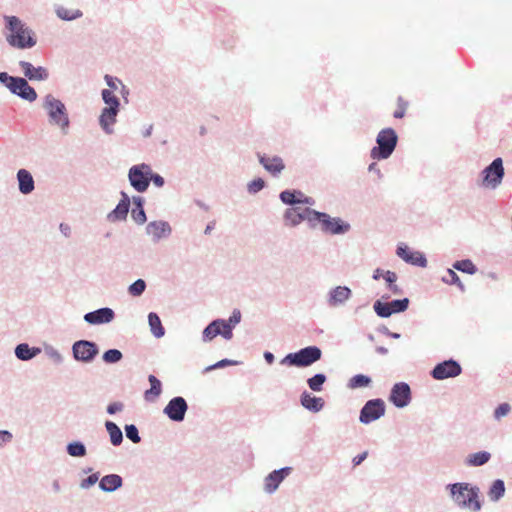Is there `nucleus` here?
<instances>
[{
    "label": "nucleus",
    "instance_id": "f257e3e1",
    "mask_svg": "<svg viewBox=\"0 0 512 512\" xmlns=\"http://www.w3.org/2000/svg\"><path fill=\"white\" fill-rule=\"evenodd\" d=\"M445 489L453 503L460 509H469L472 512H479L482 509L481 491L477 485L455 482L447 484Z\"/></svg>",
    "mask_w": 512,
    "mask_h": 512
},
{
    "label": "nucleus",
    "instance_id": "f03ea898",
    "mask_svg": "<svg viewBox=\"0 0 512 512\" xmlns=\"http://www.w3.org/2000/svg\"><path fill=\"white\" fill-rule=\"evenodd\" d=\"M5 27L9 31L6 35L8 44L17 49L25 50L37 44L34 31L23 23L17 16H4Z\"/></svg>",
    "mask_w": 512,
    "mask_h": 512
},
{
    "label": "nucleus",
    "instance_id": "7ed1b4c3",
    "mask_svg": "<svg viewBox=\"0 0 512 512\" xmlns=\"http://www.w3.org/2000/svg\"><path fill=\"white\" fill-rule=\"evenodd\" d=\"M42 107L47 113L49 123L57 126L63 135H67L70 127V118L65 104L49 93L43 98Z\"/></svg>",
    "mask_w": 512,
    "mask_h": 512
},
{
    "label": "nucleus",
    "instance_id": "20e7f679",
    "mask_svg": "<svg viewBox=\"0 0 512 512\" xmlns=\"http://www.w3.org/2000/svg\"><path fill=\"white\" fill-rule=\"evenodd\" d=\"M308 212L312 215V229L319 224L323 233L331 235H344L351 229V225L340 217H332L318 210Z\"/></svg>",
    "mask_w": 512,
    "mask_h": 512
},
{
    "label": "nucleus",
    "instance_id": "39448f33",
    "mask_svg": "<svg viewBox=\"0 0 512 512\" xmlns=\"http://www.w3.org/2000/svg\"><path fill=\"white\" fill-rule=\"evenodd\" d=\"M0 83L6 87L9 92L22 100L34 102L38 95L24 77L12 76L7 72H0Z\"/></svg>",
    "mask_w": 512,
    "mask_h": 512
},
{
    "label": "nucleus",
    "instance_id": "423d86ee",
    "mask_svg": "<svg viewBox=\"0 0 512 512\" xmlns=\"http://www.w3.org/2000/svg\"><path fill=\"white\" fill-rule=\"evenodd\" d=\"M321 357L322 350L316 345H310L296 352L288 353L281 359L280 364L289 367L306 368L319 361Z\"/></svg>",
    "mask_w": 512,
    "mask_h": 512
},
{
    "label": "nucleus",
    "instance_id": "0eeeda50",
    "mask_svg": "<svg viewBox=\"0 0 512 512\" xmlns=\"http://www.w3.org/2000/svg\"><path fill=\"white\" fill-rule=\"evenodd\" d=\"M398 143V135L393 128L382 129L376 137V146L370 151L374 160L388 159L394 152Z\"/></svg>",
    "mask_w": 512,
    "mask_h": 512
},
{
    "label": "nucleus",
    "instance_id": "6e6552de",
    "mask_svg": "<svg viewBox=\"0 0 512 512\" xmlns=\"http://www.w3.org/2000/svg\"><path fill=\"white\" fill-rule=\"evenodd\" d=\"M505 176L503 159L495 158L479 174L478 185L487 189H496L500 186Z\"/></svg>",
    "mask_w": 512,
    "mask_h": 512
},
{
    "label": "nucleus",
    "instance_id": "1a4fd4ad",
    "mask_svg": "<svg viewBox=\"0 0 512 512\" xmlns=\"http://www.w3.org/2000/svg\"><path fill=\"white\" fill-rule=\"evenodd\" d=\"M100 348L92 340H76L71 346L72 357L76 362L91 364L99 355Z\"/></svg>",
    "mask_w": 512,
    "mask_h": 512
},
{
    "label": "nucleus",
    "instance_id": "9d476101",
    "mask_svg": "<svg viewBox=\"0 0 512 512\" xmlns=\"http://www.w3.org/2000/svg\"><path fill=\"white\" fill-rule=\"evenodd\" d=\"M150 165L140 163L133 165L128 170V181L131 187L138 193H144L149 188Z\"/></svg>",
    "mask_w": 512,
    "mask_h": 512
},
{
    "label": "nucleus",
    "instance_id": "9b49d317",
    "mask_svg": "<svg viewBox=\"0 0 512 512\" xmlns=\"http://www.w3.org/2000/svg\"><path fill=\"white\" fill-rule=\"evenodd\" d=\"M386 404L381 398L366 401L359 413V421L362 424H370L385 415Z\"/></svg>",
    "mask_w": 512,
    "mask_h": 512
},
{
    "label": "nucleus",
    "instance_id": "f8f14e48",
    "mask_svg": "<svg viewBox=\"0 0 512 512\" xmlns=\"http://www.w3.org/2000/svg\"><path fill=\"white\" fill-rule=\"evenodd\" d=\"M462 373V367L458 361L454 359L444 360L437 363L430 371V375L435 380H445L455 378Z\"/></svg>",
    "mask_w": 512,
    "mask_h": 512
},
{
    "label": "nucleus",
    "instance_id": "ddd939ff",
    "mask_svg": "<svg viewBox=\"0 0 512 512\" xmlns=\"http://www.w3.org/2000/svg\"><path fill=\"white\" fill-rule=\"evenodd\" d=\"M189 409L186 399L182 396L171 398L163 409V414L173 422H183Z\"/></svg>",
    "mask_w": 512,
    "mask_h": 512
},
{
    "label": "nucleus",
    "instance_id": "4468645a",
    "mask_svg": "<svg viewBox=\"0 0 512 512\" xmlns=\"http://www.w3.org/2000/svg\"><path fill=\"white\" fill-rule=\"evenodd\" d=\"M388 400L398 409L407 407L412 400L409 384L406 382L395 383L390 390Z\"/></svg>",
    "mask_w": 512,
    "mask_h": 512
},
{
    "label": "nucleus",
    "instance_id": "2eb2a0df",
    "mask_svg": "<svg viewBox=\"0 0 512 512\" xmlns=\"http://www.w3.org/2000/svg\"><path fill=\"white\" fill-rule=\"evenodd\" d=\"M396 255L404 262L417 267L425 268L427 259L424 253L411 249L404 243H399L396 248Z\"/></svg>",
    "mask_w": 512,
    "mask_h": 512
},
{
    "label": "nucleus",
    "instance_id": "dca6fc26",
    "mask_svg": "<svg viewBox=\"0 0 512 512\" xmlns=\"http://www.w3.org/2000/svg\"><path fill=\"white\" fill-rule=\"evenodd\" d=\"M293 468L290 466H285L280 469H275L271 471L264 478V486L263 490L267 494H273L277 491L280 484L292 473Z\"/></svg>",
    "mask_w": 512,
    "mask_h": 512
},
{
    "label": "nucleus",
    "instance_id": "f3484780",
    "mask_svg": "<svg viewBox=\"0 0 512 512\" xmlns=\"http://www.w3.org/2000/svg\"><path fill=\"white\" fill-rule=\"evenodd\" d=\"M145 232L151 237L153 243H158L161 240L167 239L172 234V227L168 221L154 220L150 221L146 227Z\"/></svg>",
    "mask_w": 512,
    "mask_h": 512
},
{
    "label": "nucleus",
    "instance_id": "a211bd4d",
    "mask_svg": "<svg viewBox=\"0 0 512 512\" xmlns=\"http://www.w3.org/2000/svg\"><path fill=\"white\" fill-rule=\"evenodd\" d=\"M115 312L110 307H101L96 310L87 312L83 316V320L93 326L111 323L115 319Z\"/></svg>",
    "mask_w": 512,
    "mask_h": 512
},
{
    "label": "nucleus",
    "instance_id": "6ab92c4d",
    "mask_svg": "<svg viewBox=\"0 0 512 512\" xmlns=\"http://www.w3.org/2000/svg\"><path fill=\"white\" fill-rule=\"evenodd\" d=\"M242 314L241 311L235 308L228 319L217 318L218 324V336L223 337L225 340H231L233 338V329L241 322Z\"/></svg>",
    "mask_w": 512,
    "mask_h": 512
},
{
    "label": "nucleus",
    "instance_id": "aec40b11",
    "mask_svg": "<svg viewBox=\"0 0 512 512\" xmlns=\"http://www.w3.org/2000/svg\"><path fill=\"white\" fill-rule=\"evenodd\" d=\"M19 67L27 81H46L49 79V71L44 66H34L32 63L21 60Z\"/></svg>",
    "mask_w": 512,
    "mask_h": 512
},
{
    "label": "nucleus",
    "instance_id": "412c9836",
    "mask_svg": "<svg viewBox=\"0 0 512 512\" xmlns=\"http://www.w3.org/2000/svg\"><path fill=\"white\" fill-rule=\"evenodd\" d=\"M352 297V290L348 286H336L329 290L326 296L327 305L331 308L344 306Z\"/></svg>",
    "mask_w": 512,
    "mask_h": 512
},
{
    "label": "nucleus",
    "instance_id": "4be33fe9",
    "mask_svg": "<svg viewBox=\"0 0 512 512\" xmlns=\"http://www.w3.org/2000/svg\"><path fill=\"white\" fill-rule=\"evenodd\" d=\"M120 196L121 198L116 207L107 214V220L109 222H122L127 219L130 210L131 198L124 191L120 192Z\"/></svg>",
    "mask_w": 512,
    "mask_h": 512
},
{
    "label": "nucleus",
    "instance_id": "5701e85b",
    "mask_svg": "<svg viewBox=\"0 0 512 512\" xmlns=\"http://www.w3.org/2000/svg\"><path fill=\"white\" fill-rule=\"evenodd\" d=\"M312 210V208L306 207L302 212H297V208H288L285 210L283 218L292 227L298 226L302 221L307 220L310 228H312V215L308 212Z\"/></svg>",
    "mask_w": 512,
    "mask_h": 512
},
{
    "label": "nucleus",
    "instance_id": "b1692460",
    "mask_svg": "<svg viewBox=\"0 0 512 512\" xmlns=\"http://www.w3.org/2000/svg\"><path fill=\"white\" fill-rule=\"evenodd\" d=\"M258 159L263 168L273 176L279 175L285 169V164L279 156L269 157L258 154Z\"/></svg>",
    "mask_w": 512,
    "mask_h": 512
},
{
    "label": "nucleus",
    "instance_id": "393cba45",
    "mask_svg": "<svg viewBox=\"0 0 512 512\" xmlns=\"http://www.w3.org/2000/svg\"><path fill=\"white\" fill-rule=\"evenodd\" d=\"M119 112L120 109L103 108L101 110L99 125L106 134L110 135L113 133L112 126L116 123Z\"/></svg>",
    "mask_w": 512,
    "mask_h": 512
},
{
    "label": "nucleus",
    "instance_id": "a878e982",
    "mask_svg": "<svg viewBox=\"0 0 512 512\" xmlns=\"http://www.w3.org/2000/svg\"><path fill=\"white\" fill-rule=\"evenodd\" d=\"M122 486L123 478L115 473L104 475L99 481V489L105 493H113Z\"/></svg>",
    "mask_w": 512,
    "mask_h": 512
},
{
    "label": "nucleus",
    "instance_id": "bb28decb",
    "mask_svg": "<svg viewBox=\"0 0 512 512\" xmlns=\"http://www.w3.org/2000/svg\"><path fill=\"white\" fill-rule=\"evenodd\" d=\"M18 181V189L23 195L32 193L35 189V181L30 173L26 169H19L16 174Z\"/></svg>",
    "mask_w": 512,
    "mask_h": 512
},
{
    "label": "nucleus",
    "instance_id": "cd10ccee",
    "mask_svg": "<svg viewBox=\"0 0 512 512\" xmlns=\"http://www.w3.org/2000/svg\"><path fill=\"white\" fill-rule=\"evenodd\" d=\"M300 403L306 410L312 413L320 412L325 405V401L321 397L314 396L307 391L301 393Z\"/></svg>",
    "mask_w": 512,
    "mask_h": 512
},
{
    "label": "nucleus",
    "instance_id": "c85d7f7f",
    "mask_svg": "<svg viewBox=\"0 0 512 512\" xmlns=\"http://www.w3.org/2000/svg\"><path fill=\"white\" fill-rule=\"evenodd\" d=\"M131 201L134 205L131 211L132 219L138 225L144 224L147 221V216L144 209L145 199L142 196H133Z\"/></svg>",
    "mask_w": 512,
    "mask_h": 512
},
{
    "label": "nucleus",
    "instance_id": "c756f323",
    "mask_svg": "<svg viewBox=\"0 0 512 512\" xmlns=\"http://www.w3.org/2000/svg\"><path fill=\"white\" fill-rule=\"evenodd\" d=\"M40 353V347H31L28 343H20L14 349L15 356L21 361H30Z\"/></svg>",
    "mask_w": 512,
    "mask_h": 512
},
{
    "label": "nucleus",
    "instance_id": "7c9ffc66",
    "mask_svg": "<svg viewBox=\"0 0 512 512\" xmlns=\"http://www.w3.org/2000/svg\"><path fill=\"white\" fill-rule=\"evenodd\" d=\"M491 459V453L488 451H478L472 454H469L465 460L464 464L468 467H479L487 464Z\"/></svg>",
    "mask_w": 512,
    "mask_h": 512
},
{
    "label": "nucleus",
    "instance_id": "2f4dec72",
    "mask_svg": "<svg viewBox=\"0 0 512 512\" xmlns=\"http://www.w3.org/2000/svg\"><path fill=\"white\" fill-rule=\"evenodd\" d=\"M148 381L150 383V389L144 392V399L147 402H153L162 393V383L156 376L152 374L148 376Z\"/></svg>",
    "mask_w": 512,
    "mask_h": 512
},
{
    "label": "nucleus",
    "instance_id": "473e14b6",
    "mask_svg": "<svg viewBox=\"0 0 512 512\" xmlns=\"http://www.w3.org/2000/svg\"><path fill=\"white\" fill-rule=\"evenodd\" d=\"M506 487L502 479H495L489 486L487 495L491 502L500 501L505 495Z\"/></svg>",
    "mask_w": 512,
    "mask_h": 512
},
{
    "label": "nucleus",
    "instance_id": "72a5a7b5",
    "mask_svg": "<svg viewBox=\"0 0 512 512\" xmlns=\"http://www.w3.org/2000/svg\"><path fill=\"white\" fill-rule=\"evenodd\" d=\"M105 429L109 435L110 443L113 446H119L123 442V432L120 427L113 421H105Z\"/></svg>",
    "mask_w": 512,
    "mask_h": 512
},
{
    "label": "nucleus",
    "instance_id": "f704fd0d",
    "mask_svg": "<svg viewBox=\"0 0 512 512\" xmlns=\"http://www.w3.org/2000/svg\"><path fill=\"white\" fill-rule=\"evenodd\" d=\"M147 318L152 335L155 338H162L165 335V328L162 325L159 315L156 312H150Z\"/></svg>",
    "mask_w": 512,
    "mask_h": 512
},
{
    "label": "nucleus",
    "instance_id": "c9c22d12",
    "mask_svg": "<svg viewBox=\"0 0 512 512\" xmlns=\"http://www.w3.org/2000/svg\"><path fill=\"white\" fill-rule=\"evenodd\" d=\"M300 197H302V191L297 189H286L279 194L280 201L288 206L299 204Z\"/></svg>",
    "mask_w": 512,
    "mask_h": 512
},
{
    "label": "nucleus",
    "instance_id": "e433bc0d",
    "mask_svg": "<svg viewBox=\"0 0 512 512\" xmlns=\"http://www.w3.org/2000/svg\"><path fill=\"white\" fill-rule=\"evenodd\" d=\"M66 452L71 457L82 458L87 455V448L82 441L74 440L66 445Z\"/></svg>",
    "mask_w": 512,
    "mask_h": 512
},
{
    "label": "nucleus",
    "instance_id": "4c0bfd02",
    "mask_svg": "<svg viewBox=\"0 0 512 512\" xmlns=\"http://www.w3.org/2000/svg\"><path fill=\"white\" fill-rule=\"evenodd\" d=\"M372 384V378L365 374H356L352 376L348 383L347 387L349 389H360V388H367Z\"/></svg>",
    "mask_w": 512,
    "mask_h": 512
},
{
    "label": "nucleus",
    "instance_id": "58836bf2",
    "mask_svg": "<svg viewBox=\"0 0 512 512\" xmlns=\"http://www.w3.org/2000/svg\"><path fill=\"white\" fill-rule=\"evenodd\" d=\"M101 98L106 105L105 108L120 109V99L114 94L112 90L103 89L101 91Z\"/></svg>",
    "mask_w": 512,
    "mask_h": 512
},
{
    "label": "nucleus",
    "instance_id": "ea45409f",
    "mask_svg": "<svg viewBox=\"0 0 512 512\" xmlns=\"http://www.w3.org/2000/svg\"><path fill=\"white\" fill-rule=\"evenodd\" d=\"M326 381L327 376L324 373H316L307 379V385L312 391L321 392Z\"/></svg>",
    "mask_w": 512,
    "mask_h": 512
},
{
    "label": "nucleus",
    "instance_id": "a19ab883",
    "mask_svg": "<svg viewBox=\"0 0 512 512\" xmlns=\"http://www.w3.org/2000/svg\"><path fill=\"white\" fill-rule=\"evenodd\" d=\"M452 267L460 272L473 275L477 272L476 265L470 259L457 260Z\"/></svg>",
    "mask_w": 512,
    "mask_h": 512
},
{
    "label": "nucleus",
    "instance_id": "79ce46f5",
    "mask_svg": "<svg viewBox=\"0 0 512 512\" xmlns=\"http://www.w3.org/2000/svg\"><path fill=\"white\" fill-rule=\"evenodd\" d=\"M218 324H220V322H217V319H214L203 329L202 341L204 343L211 342L218 336Z\"/></svg>",
    "mask_w": 512,
    "mask_h": 512
},
{
    "label": "nucleus",
    "instance_id": "37998d69",
    "mask_svg": "<svg viewBox=\"0 0 512 512\" xmlns=\"http://www.w3.org/2000/svg\"><path fill=\"white\" fill-rule=\"evenodd\" d=\"M123 359V353L116 348L106 350L102 355V360L105 364H117Z\"/></svg>",
    "mask_w": 512,
    "mask_h": 512
},
{
    "label": "nucleus",
    "instance_id": "c03bdc74",
    "mask_svg": "<svg viewBox=\"0 0 512 512\" xmlns=\"http://www.w3.org/2000/svg\"><path fill=\"white\" fill-rule=\"evenodd\" d=\"M373 309L380 318H389L392 315L389 302H384L381 299H377L374 302Z\"/></svg>",
    "mask_w": 512,
    "mask_h": 512
},
{
    "label": "nucleus",
    "instance_id": "a18cd8bd",
    "mask_svg": "<svg viewBox=\"0 0 512 512\" xmlns=\"http://www.w3.org/2000/svg\"><path fill=\"white\" fill-rule=\"evenodd\" d=\"M146 288V281L139 278L128 286L127 292L132 297H140L145 292Z\"/></svg>",
    "mask_w": 512,
    "mask_h": 512
},
{
    "label": "nucleus",
    "instance_id": "49530a36",
    "mask_svg": "<svg viewBox=\"0 0 512 512\" xmlns=\"http://www.w3.org/2000/svg\"><path fill=\"white\" fill-rule=\"evenodd\" d=\"M55 12L56 15L64 21H72L82 16V12L80 10L70 11L63 6H58Z\"/></svg>",
    "mask_w": 512,
    "mask_h": 512
},
{
    "label": "nucleus",
    "instance_id": "de8ad7c7",
    "mask_svg": "<svg viewBox=\"0 0 512 512\" xmlns=\"http://www.w3.org/2000/svg\"><path fill=\"white\" fill-rule=\"evenodd\" d=\"M45 355L56 365H61L64 362L63 355L52 345L44 344Z\"/></svg>",
    "mask_w": 512,
    "mask_h": 512
},
{
    "label": "nucleus",
    "instance_id": "09e8293b",
    "mask_svg": "<svg viewBox=\"0 0 512 512\" xmlns=\"http://www.w3.org/2000/svg\"><path fill=\"white\" fill-rule=\"evenodd\" d=\"M444 283L449 285H456L462 292L465 291V286L461 282L458 274L453 269L448 268L447 269V275L443 276L441 279Z\"/></svg>",
    "mask_w": 512,
    "mask_h": 512
},
{
    "label": "nucleus",
    "instance_id": "8fccbe9b",
    "mask_svg": "<svg viewBox=\"0 0 512 512\" xmlns=\"http://www.w3.org/2000/svg\"><path fill=\"white\" fill-rule=\"evenodd\" d=\"M410 300L408 298L394 299L389 302L392 314L405 312L409 307Z\"/></svg>",
    "mask_w": 512,
    "mask_h": 512
},
{
    "label": "nucleus",
    "instance_id": "3c124183",
    "mask_svg": "<svg viewBox=\"0 0 512 512\" xmlns=\"http://www.w3.org/2000/svg\"><path fill=\"white\" fill-rule=\"evenodd\" d=\"M124 431L127 439H129L132 443L138 444L141 442L139 430L135 424H126L124 426Z\"/></svg>",
    "mask_w": 512,
    "mask_h": 512
},
{
    "label": "nucleus",
    "instance_id": "603ef678",
    "mask_svg": "<svg viewBox=\"0 0 512 512\" xmlns=\"http://www.w3.org/2000/svg\"><path fill=\"white\" fill-rule=\"evenodd\" d=\"M266 186V183L265 181L258 177V178H255L253 179L252 181H250L248 184H247V191L254 195V194H257L258 192H260L262 189H264V187Z\"/></svg>",
    "mask_w": 512,
    "mask_h": 512
},
{
    "label": "nucleus",
    "instance_id": "864d4df0",
    "mask_svg": "<svg viewBox=\"0 0 512 512\" xmlns=\"http://www.w3.org/2000/svg\"><path fill=\"white\" fill-rule=\"evenodd\" d=\"M100 473L99 472H94L92 474H90L88 477L84 478L81 480L79 486L81 489H84V490H87L89 488H91L92 486H94L97 482L100 481Z\"/></svg>",
    "mask_w": 512,
    "mask_h": 512
},
{
    "label": "nucleus",
    "instance_id": "5fc2aeb1",
    "mask_svg": "<svg viewBox=\"0 0 512 512\" xmlns=\"http://www.w3.org/2000/svg\"><path fill=\"white\" fill-rule=\"evenodd\" d=\"M239 364L238 361L236 360H230V359H222L218 362H216L215 364H212L208 367L205 368V372H209V371H212L214 369H221V368H225L227 366H234V365H237Z\"/></svg>",
    "mask_w": 512,
    "mask_h": 512
},
{
    "label": "nucleus",
    "instance_id": "6e6d98bb",
    "mask_svg": "<svg viewBox=\"0 0 512 512\" xmlns=\"http://www.w3.org/2000/svg\"><path fill=\"white\" fill-rule=\"evenodd\" d=\"M153 183L157 188H162L165 185V179L158 173L154 172L150 167L149 170V184Z\"/></svg>",
    "mask_w": 512,
    "mask_h": 512
},
{
    "label": "nucleus",
    "instance_id": "4d7b16f0",
    "mask_svg": "<svg viewBox=\"0 0 512 512\" xmlns=\"http://www.w3.org/2000/svg\"><path fill=\"white\" fill-rule=\"evenodd\" d=\"M511 410V407L508 403H501L494 410V418L499 420L500 418L506 416Z\"/></svg>",
    "mask_w": 512,
    "mask_h": 512
},
{
    "label": "nucleus",
    "instance_id": "13d9d810",
    "mask_svg": "<svg viewBox=\"0 0 512 512\" xmlns=\"http://www.w3.org/2000/svg\"><path fill=\"white\" fill-rule=\"evenodd\" d=\"M124 409V404L120 401H115L108 404L106 411L109 415H114L116 413L122 412Z\"/></svg>",
    "mask_w": 512,
    "mask_h": 512
},
{
    "label": "nucleus",
    "instance_id": "bf43d9fd",
    "mask_svg": "<svg viewBox=\"0 0 512 512\" xmlns=\"http://www.w3.org/2000/svg\"><path fill=\"white\" fill-rule=\"evenodd\" d=\"M104 80H105L107 86L109 87V89L112 90V91L113 90H117V82L120 83V84L122 83L121 80H119L118 78L113 77V76L108 75V74H106L104 76Z\"/></svg>",
    "mask_w": 512,
    "mask_h": 512
},
{
    "label": "nucleus",
    "instance_id": "052dcab7",
    "mask_svg": "<svg viewBox=\"0 0 512 512\" xmlns=\"http://www.w3.org/2000/svg\"><path fill=\"white\" fill-rule=\"evenodd\" d=\"M398 277H397V274L393 271H390V270H387L385 272V276H384V280L387 284V288H389L390 286H392L393 284L396 283Z\"/></svg>",
    "mask_w": 512,
    "mask_h": 512
},
{
    "label": "nucleus",
    "instance_id": "680f3d73",
    "mask_svg": "<svg viewBox=\"0 0 512 512\" xmlns=\"http://www.w3.org/2000/svg\"><path fill=\"white\" fill-rule=\"evenodd\" d=\"M13 438V435L8 430H0V446L9 443Z\"/></svg>",
    "mask_w": 512,
    "mask_h": 512
},
{
    "label": "nucleus",
    "instance_id": "e2e57ef3",
    "mask_svg": "<svg viewBox=\"0 0 512 512\" xmlns=\"http://www.w3.org/2000/svg\"><path fill=\"white\" fill-rule=\"evenodd\" d=\"M399 108L394 112L393 116L397 119L403 118L405 115L406 103H402V98L399 97Z\"/></svg>",
    "mask_w": 512,
    "mask_h": 512
},
{
    "label": "nucleus",
    "instance_id": "0e129e2a",
    "mask_svg": "<svg viewBox=\"0 0 512 512\" xmlns=\"http://www.w3.org/2000/svg\"><path fill=\"white\" fill-rule=\"evenodd\" d=\"M368 456V452L367 451H364L358 455H356L353 459H352V463H353V466L356 467V466H359Z\"/></svg>",
    "mask_w": 512,
    "mask_h": 512
},
{
    "label": "nucleus",
    "instance_id": "69168bd1",
    "mask_svg": "<svg viewBox=\"0 0 512 512\" xmlns=\"http://www.w3.org/2000/svg\"><path fill=\"white\" fill-rule=\"evenodd\" d=\"M299 204H304V205H314L315 204V199L310 197V196H306L303 192H302V197H300V200H299Z\"/></svg>",
    "mask_w": 512,
    "mask_h": 512
},
{
    "label": "nucleus",
    "instance_id": "338daca9",
    "mask_svg": "<svg viewBox=\"0 0 512 512\" xmlns=\"http://www.w3.org/2000/svg\"><path fill=\"white\" fill-rule=\"evenodd\" d=\"M368 171L375 172L379 179H381L383 177V174H382L381 170L379 169L376 162H373L368 166Z\"/></svg>",
    "mask_w": 512,
    "mask_h": 512
},
{
    "label": "nucleus",
    "instance_id": "774afa93",
    "mask_svg": "<svg viewBox=\"0 0 512 512\" xmlns=\"http://www.w3.org/2000/svg\"><path fill=\"white\" fill-rule=\"evenodd\" d=\"M263 357H264V360L266 361V363L269 364V365H272L274 363V361H275V356L270 351H265L263 353Z\"/></svg>",
    "mask_w": 512,
    "mask_h": 512
}]
</instances>
